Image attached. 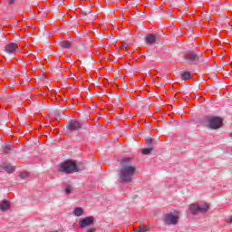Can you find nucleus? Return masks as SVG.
<instances>
[{
  "label": "nucleus",
  "instance_id": "nucleus-1",
  "mask_svg": "<svg viewBox=\"0 0 232 232\" xmlns=\"http://www.w3.org/2000/svg\"><path fill=\"white\" fill-rule=\"evenodd\" d=\"M131 158H124L121 160L120 169V182H131L137 169L135 168Z\"/></svg>",
  "mask_w": 232,
  "mask_h": 232
},
{
  "label": "nucleus",
  "instance_id": "nucleus-2",
  "mask_svg": "<svg viewBox=\"0 0 232 232\" xmlns=\"http://www.w3.org/2000/svg\"><path fill=\"white\" fill-rule=\"evenodd\" d=\"M58 171H60V173L70 174V173H77L79 169H77V164H75V162L67 160L59 166Z\"/></svg>",
  "mask_w": 232,
  "mask_h": 232
},
{
  "label": "nucleus",
  "instance_id": "nucleus-3",
  "mask_svg": "<svg viewBox=\"0 0 232 232\" xmlns=\"http://www.w3.org/2000/svg\"><path fill=\"white\" fill-rule=\"evenodd\" d=\"M205 122L209 130H218V128H222L223 124L222 118L218 116H208Z\"/></svg>",
  "mask_w": 232,
  "mask_h": 232
},
{
  "label": "nucleus",
  "instance_id": "nucleus-4",
  "mask_svg": "<svg viewBox=\"0 0 232 232\" xmlns=\"http://www.w3.org/2000/svg\"><path fill=\"white\" fill-rule=\"evenodd\" d=\"M189 211L192 215H198V213H208L209 211V205L208 203H194L189 206Z\"/></svg>",
  "mask_w": 232,
  "mask_h": 232
},
{
  "label": "nucleus",
  "instance_id": "nucleus-5",
  "mask_svg": "<svg viewBox=\"0 0 232 232\" xmlns=\"http://www.w3.org/2000/svg\"><path fill=\"white\" fill-rule=\"evenodd\" d=\"M95 223V217L89 216L79 221V227L83 229V227H88V226H92Z\"/></svg>",
  "mask_w": 232,
  "mask_h": 232
},
{
  "label": "nucleus",
  "instance_id": "nucleus-6",
  "mask_svg": "<svg viewBox=\"0 0 232 232\" xmlns=\"http://www.w3.org/2000/svg\"><path fill=\"white\" fill-rule=\"evenodd\" d=\"M163 221L165 224H169V226H175L179 222V216L174 214H166Z\"/></svg>",
  "mask_w": 232,
  "mask_h": 232
},
{
  "label": "nucleus",
  "instance_id": "nucleus-7",
  "mask_svg": "<svg viewBox=\"0 0 232 232\" xmlns=\"http://www.w3.org/2000/svg\"><path fill=\"white\" fill-rule=\"evenodd\" d=\"M5 52L8 53V55H15L17 52H19V46L15 43H10L5 46Z\"/></svg>",
  "mask_w": 232,
  "mask_h": 232
},
{
  "label": "nucleus",
  "instance_id": "nucleus-8",
  "mask_svg": "<svg viewBox=\"0 0 232 232\" xmlns=\"http://www.w3.org/2000/svg\"><path fill=\"white\" fill-rule=\"evenodd\" d=\"M187 59L190 64H198V63H202V61H204L201 55L195 53H190Z\"/></svg>",
  "mask_w": 232,
  "mask_h": 232
},
{
  "label": "nucleus",
  "instance_id": "nucleus-9",
  "mask_svg": "<svg viewBox=\"0 0 232 232\" xmlns=\"http://www.w3.org/2000/svg\"><path fill=\"white\" fill-rule=\"evenodd\" d=\"M67 130H69V131H77V130H81V122L71 121L67 126Z\"/></svg>",
  "mask_w": 232,
  "mask_h": 232
},
{
  "label": "nucleus",
  "instance_id": "nucleus-10",
  "mask_svg": "<svg viewBox=\"0 0 232 232\" xmlns=\"http://www.w3.org/2000/svg\"><path fill=\"white\" fill-rule=\"evenodd\" d=\"M147 44H155L157 43V36L155 34H149L145 37Z\"/></svg>",
  "mask_w": 232,
  "mask_h": 232
},
{
  "label": "nucleus",
  "instance_id": "nucleus-11",
  "mask_svg": "<svg viewBox=\"0 0 232 232\" xmlns=\"http://www.w3.org/2000/svg\"><path fill=\"white\" fill-rule=\"evenodd\" d=\"M10 209V202L6 200L0 201V211H8Z\"/></svg>",
  "mask_w": 232,
  "mask_h": 232
},
{
  "label": "nucleus",
  "instance_id": "nucleus-12",
  "mask_svg": "<svg viewBox=\"0 0 232 232\" xmlns=\"http://www.w3.org/2000/svg\"><path fill=\"white\" fill-rule=\"evenodd\" d=\"M3 169L7 173H14L15 171V167L12 166L11 164L5 163L2 165Z\"/></svg>",
  "mask_w": 232,
  "mask_h": 232
},
{
  "label": "nucleus",
  "instance_id": "nucleus-13",
  "mask_svg": "<svg viewBox=\"0 0 232 232\" xmlns=\"http://www.w3.org/2000/svg\"><path fill=\"white\" fill-rule=\"evenodd\" d=\"M72 215H74V217H82L84 215V209L81 207H78L74 208Z\"/></svg>",
  "mask_w": 232,
  "mask_h": 232
},
{
  "label": "nucleus",
  "instance_id": "nucleus-14",
  "mask_svg": "<svg viewBox=\"0 0 232 232\" xmlns=\"http://www.w3.org/2000/svg\"><path fill=\"white\" fill-rule=\"evenodd\" d=\"M191 77V72H185L181 74V79L182 81H188Z\"/></svg>",
  "mask_w": 232,
  "mask_h": 232
},
{
  "label": "nucleus",
  "instance_id": "nucleus-15",
  "mask_svg": "<svg viewBox=\"0 0 232 232\" xmlns=\"http://www.w3.org/2000/svg\"><path fill=\"white\" fill-rule=\"evenodd\" d=\"M73 190V188L71 185H66L64 188V193L66 196L70 195L72 191Z\"/></svg>",
  "mask_w": 232,
  "mask_h": 232
},
{
  "label": "nucleus",
  "instance_id": "nucleus-16",
  "mask_svg": "<svg viewBox=\"0 0 232 232\" xmlns=\"http://www.w3.org/2000/svg\"><path fill=\"white\" fill-rule=\"evenodd\" d=\"M61 46H62V48L68 49V48H70V46H72V43H70L68 41L62 42Z\"/></svg>",
  "mask_w": 232,
  "mask_h": 232
},
{
  "label": "nucleus",
  "instance_id": "nucleus-17",
  "mask_svg": "<svg viewBox=\"0 0 232 232\" xmlns=\"http://www.w3.org/2000/svg\"><path fill=\"white\" fill-rule=\"evenodd\" d=\"M150 227L147 226L140 227L138 230H135L134 232H146L149 231Z\"/></svg>",
  "mask_w": 232,
  "mask_h": 232
},
{
  "label": "nucleus",
  "instance_id": "nucleus-18",
  "mask_svg": "<svg viewBox=\"0 0 232 232\" xmlns=\"http://www.w3.org/2000/svg\"><path fill=\"white\" fill-rule=\"evenodd\" d=\"M151 151H153V148L142 149L141 153H143V155H150Z\"/></svg>",
  "mask_w": 232,
  "mask_h": 232
},
{
  "label": "nucleus",
  "instance_id": "nucleus-19",
  "mask_svg": "<svg viewBox=\"0 0 232 232\" xmlns=\"http://www.w3.org/2000/svg\"><path fill=\"white\" fill-rule=\"evenodd\" d=\"M10 151H12V147L9 145H6L4 147L3 152L4 153H10Z\"/></svg>",
  "mask_w": 232,
  "mask_h": 232
},
{
  "label": "nucleus",
  "instance_id": "nucleus-20",
  "mask_svg": "<svg viewBox=\"0 0 232 232\" xmlns=\"http://www.w3.org/2000/svg\"><path fill=\"white\" fill-rule=\"evenodd\" d=\"M152 143H153V140L151 139L146 140V144H148V146H151Z\"/></svg>",
  "mask_w": 232,
  "mask_h": 232
},
{
  "label": "nucleus",
  "instance_id": "nucleus-21",
  "mask_svg": "<svg viewBox=\"0 0 232 232\" xmlns=\"http://www.w3.org/2000/svg\"><path fill=\"white\" fill-rule=\"evenodd\" d=\"M82 15H88V14H92V11L90 9H88L86 12L82 11Z\"/></svg>",
  "mask_w": 232,
  "mask_h": 232
},
{
  "label": "nucleus",
  "instance_id": "nucleus-22",
  "mask_svg": "<svg viewBox=\"0 0 232 232\" xmlns=\"http://www.w3.org/2000/svg\"><path fill=\"white\" fill-rule=\"evenodd\" d=\"M86 232H95V228H88Z\"/></svg>",
  "mask_w": 232,
  "mask_h": 232
},
{
  "label": "nucleus",
  "instance_id": "nucleus-23",
  "mask_svg": "<svg viewBox=\"0 0 232 232\" xmlns=\"http://www.w3.org/2000/svg\"><path fill=\"white\" fill-rule=\"evenodd\" d=\"M9 5H14L15 3V0H8Z\"/></svg>",
  "mask_w": 232,
  "mask_h": 232
},
{
  "label": "nucleus",
  "instance_id": "nucleus-24",
  "mask_svg": "<svg viewBox=\"0 0 232 232\" xmlns=\"http://www.w3.org/2000/svg\"><path fill=\"white\" fill-rule=\"evenodd\" d=\"M20 177H21L22 179H25V178H26V174L22 173V174H20Z\"/></svg>",
  "mask_w": 232,
  "mask_h": 232
},
{
  "label": "nucleus",
  "instance_id": "nucleus-25",
  "mask_svg": "<svg viewBox=\"0 0 232 232\" xmlns=\"http://www.w3.org/2000/svg\"><path fill=\"white\" fill-rule=\"evenodd\" d=\"M121 48H122V50H126V48H128V45L127 44H123Z\"/></svg>",
  "mask_w": 232,
  "mask_h": 232
},
{
  "label": "nucleus",
  "instance_id": "nucleus-26",
  "mask_svg": "<svg viewBox=\"0 0 232 232\" xmlns=\"http://www.w3.org/2000/svg\"><path fill=\"white\" fill-rule=\"evenodd\" d=\"M228 224H232V217L228 219Z\"/></svg>",
  "mask_w": 232,
  "mask_h": 232
},
{
  "label": "nucleus",
  "instance_id": "nucleus-27",
  "mask_svg": "<svg viewBox=\"0 0 232 232\" xmlns=\"http://www.w3.org/2000/svg\"><path fill=\"white\" fill-rule=\"evenodd\" d=\"M229 137H232V132L229 134Z\"/></svg>",
  "mask_w": 232,
  "mask_h": 232
}]
</instances>
